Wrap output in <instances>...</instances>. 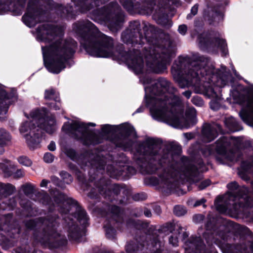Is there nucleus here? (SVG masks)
<instances>
[{"instance_id":"13","label":"nucleus","mask_w":253,"mask_h":253,"mask_svg":"<svg viewBox=\"0 0 253 253\" xmlns=\"http://www.w3.org/2000/svg\"><path fill=\"white\" fill-rule=\"evenodd\" d=\"M143 154L144 155L150 157V158L155 161H158L162 164L163 162V159H160V156L159 154L160 150V145L156 142L154 139H149L144 146Z\"/></svg>"},{"instance_id":"15","label":"nucleus","mask_w":253,"mask_h":253,"mask_svg":"<svg viewBox=\"0 0 253 253\" xmlns=\"http://www.w3.org/2000/svg\"><path fill=\"white\" fill-rule=\"evenodd\" d=\"M219 132H221V126L214 124L205 125L202 130L203 134L207 142L213 140Z\"/></svg>"},{"instance_id":"56","label":"nucleus","mask_w":253,"mask_h":253,"mask_svg":"<svg viewBox=\"0 0 253 253\" xmlns=\"http://www.w3.org/2000/svg\"><path fill=\"white\" fill-rule=\"evenodd\" d=\"M205 200L204 199H201L200 201H197L195 204H194L195 207L198 206L200 205H201L202 203H205Z\"/></svg>"},{"instance_id":"54","label":"nucleus","mask_w":253,"mask_h":253,"mask_svg":"<svg viewBox=\"0 0 253 253\" xmlns=\"http://www.w3.org/2000/svg\"><path fill=\"white\" fill-rule=\"evenodd\" d=\"M144 213L146 217H149L151 216V212L150 210L145 209L144 211Z\"/></svg>"},{"instance_id":"29","label":"nucleus","mask_w":253,"mask_h":253,"mask_svg":"<svg viewBox=\"0 0 253 253\" xmlns=\"http://www.w3.org/2000/svg\"><path fill=\"white\" fill-rule=\"evenodd\" d=\"M143 246L141 245L137 246L136 249H134L133 245L128 244L126 246V251L128 253H139L140 251H141Z\"/></svg>"},{"instance_id":"52","label":"nucleus","mask_w":253,"mask_h":253,"mask_svg":"<svg viewBox=\"0 0 253 253\" xmlns=\"http://www.w3.org/2000/svg\"><path fill=\"white\" fill-rule=\"evenodd\" d=\"M67 155L70 157L72 159H73L75 156V153L74 151L72 150H69L68 151H67Z\"/></svg>"},{"instance_id":"5","label":"nucleus","mask_w":253,"mask_h":253,"mask_svg":"<svg viewBox=\"0 0 253 253\" xmlns=\"http://www.w3.org/2000/svg\"><path fill=\"white\" fill-rule=\"evenodd\" d=\"M174 54L173 47L168 42V47L156 44L146 50L145 58L147 66L153 72L157 73L163 72L166 69L169 59Z\"/></svg>"},{"instance_id":"20","label":"nucleus","mask_w":253,"mask_h":253,"mask_svg":"<svg viewBox=\"0 0 253 253\" xmlns=\"http://www.w3.org/2000/svg\"><path fill=\"white\" fill-rule=\"evenodd\" d=\"M9 98L4 86L0 85V115L5 114L9 106Z\"/></svg>"},{"instance_id":"42","label":"nucleus","mask_w":253,"mask_h":253,"mask_svg":"<svg viewBox=\"0 0 253 253\" xmlns=\"http://www.w3.org/2000/svg\"><path fill=\"white\" fill-rule=\"evenodd\" d=\"M228 188L232 191H234L238 188V185L236 182H232L227 185Z\"/></svg>"},{"instance_id":"63","label":"nucleus","mask_w":253,"mask_h":253,"mask_svg":"<svg viewBox=\"0 0 253 253\" xmlns=\"http://www.w3.org/2000/svg\"><path fill=\"white\" fill-rule=\"evenodd\" d=\"M191 18L190 15H187V19H189V18Z\"/></svg>"},{"instance_id":"47","label":"nucleus","mask_w":253,"mask_h":253,"mask_svg":"<svg viewBox=\"0 0 253 253\" xmlns=\"http://www.w3.org/2000/svg\"><path fill=\"white\" fill-rule=\"evenodd\" d=\"M126 133H127L129 135H132L133 136L135 135V132L134 131V128L130 126H128L126 130Z\"/></svg>"},{"instance_id":"36","label":"nucleus","mask_w":253,"mask_h":253,"mask_svg":"<svg viewBox=\"0 0 253 253\" xmlns=\"http://www.w3.org/2000/svg\"><path fill=\"white\" fill-rule=\"evenodd\" d=\"M18 161L20 164L27 167H29L32 165L31 161L26 157H20L18 158Z\"/></svg>"},{"instance_id":"10","label":"nucleus","mask_w":253,"mask_h":253,"mask_svg":"<svg viewBox=\"0 0 253 253\" xmlns=\"http://www.w3.org/2000/svg\"><path fill=\"white\" fill-rule=\"evenodd\" d=\"M47 13L41 8H34L29 5L27 12L22 17L24 23L28 27L35 26L38 22L45 21L47 19Z\"/></svg>"},{"instance_id":"48","label":"nucleus","mask_w":253,"mask_h":253,"mask_svg":"<svg viewBox=\"0 0 253 253\" xmlns=\"http://www.w3.org/2000/svg\"><path fill=\"white\" fill-rule=\"evenodd\" d=\"M111 130V126L105 125L102 127V130L105 133H109Z\"/></svg>"},{"instance_id":"49","label":"nucleus","mask_w":253,"mask_h":253,"mask_svg":"<svg viewBox=\"0 0 253 253\" xmlns=\"http://www.w3.org/2000/svg\"><path fill=\"white\" fill-rule=\"evenodd\" d=\"M198 8V7L197 5H195L192 7L191 10V14L193 16L195 15L197 13Z\"/></svg>"},{"instance_id":"18","label":"nucleus","mask_w":253,"mask_h":253,"mask_svg":"<svg viewBox=\"0 0 253 253\" xmlns=\"http://www.w3.org/2000/svg\"><path fill=\"white\" fill-rule=\"evenodd\" d=\"M45 98L52 100V102L49 103V105L51 108L55 110L60 109L61 105L59 102V94L54 90L49 89L45 90Z\"/></svg>"},{"instance_id":"4","label":"nucleus","mask_w":253,"mask_h":253,"mask_svg":"<svg viewBox=\"0 0 253 253\" xmlns=\"http://www.w3.org/2000/svg\"><path fill=\"white\" fill-rule=\"evenodd\" d=\"M28 120L22 123L19 128L20 133L26 140L31 149H35L41 141V135L39 129L35 126V122L38 127L44 130L49 134L53 133L56 129L55 119L48 116L46 110H36L31 112L30 117L27 116Z\"/></svg>"},{"instance_id":"24","label":"nucleus","mask_w":253,"mask_h":253,"mask_svg":"<svg viewBox=\"0 0 253 253\" xmlns=\"http://www.w3.org/2000/svg\"><path fill=\"white\" fill-rule=\"evenodd\" d=\"M225 124L229 129L232 131H236L240 129L239 124L232 117L226 118Z\"/></svg>"},{"instance_id":"16","label":"nucleus","mask_w":253,"mask_h":253,"mask_svg":"<svg viewBox=\"0 0 253 253\" xmlns=\"http://www.w3.org/2000/svg\"><path fill=\"white\" fill-rule=\"evenodd\" d=\"M15 168L10 162L6 161L4 163H0V170L4 174L5 176H9L11 175L15 178H19L24 176V173L21 169H18L15 172H13V170Z\"/></svg>"},{"instance_id":"3","label":"nucleus","mask_w":253,"mask_h":253,"mask_svg":"<svg viewBox=\"0 0 253 253\" xmlns=\"http://www.w3.org/2000/svg\"><path fill=\"white\" fill-rule=\"evenodd\" d=\"M74 30L83 37L81 44L87 52L97 57H109L113 54V40L99 32L93 24L88 21L75 24Z\"/></svg>"},{"instance_id":"28","label":"nucleus","mask_w":253,"mask_h":253,"mask_svg":"<svg viewBox=\"0 0 253 253\" xmlns=\"http://www.w3.org/2000/svg\"><path fill=\"white\" fill-rule=\"evenodd\" d=\"M203 166V163H199V168H197L194 166H191L188 167L187 169V173L190 176H194L196 174L197 172L202 171L203 169H202V167Z\"/></svg>"},{"instance_id":"19","label":"nucleus","mask_w":253,"mask_h":253,"mask_svg":"<svg viewBox=\"0 0 253 253\" xmlns=\"http://www.w3.org/2000/svg\"><path fill=\"white\" fill-rule=\"evenodd\" d=\"M175 229L173 233V235L171 236L169 239V242L173 246L178 245V238L182 240H184L187 236V234L184 231H182V227L179 225L177 224L175 225Z\"/></svg>"},{"instance_id":"37","label":"nucleus","mask_w":253,"mask_h":253,"mask_svg":"<svg viewBox=\"0 0 253 253\" xmlns=\"http://www.w3.org/2000/svg\"><path fill=\"white\" fill-rule=\"evenodd\" d=\"M192 103L197 106H202L204 105V101L201 98L198 96H194L192 99Z\"/></svg>"},{"instance_id":"62","label":"nucleus","mask_w":253,"mask_h":253,"mask_svg":"<svg viewBox=\"0 0 253 253\" xmlns=\"http://www.w3.org/2000/svg\"><path fill=\"white\" fill-rule=\"evenodd\" d=\"M157 209H158V211H160V207L159 206H157L156 207Z\"/></svg>"},{"instance_id":"50","label":"nucleus","mask_w":253,"mask_h":253,"mask_svg":"<svg viewBox=\"0 0 253 253\" xmlns=\"http://www.w3.org/2000/svg\"><path fill=\"white\" fill-rule=\"evenodd\" d=\"M26 225L28 228H32L35 226V222L34 221L30 220L26 222Z\"/></svg>"},{"instance_id":"39","label":"nucleus","mask_w":253,"mask_h":253,"mask_svg":"<svg viewBox=\"0 0 253 253\" xmlns=\"http://www.w3.org/2000/svg\"><path fill=\"white\" fill-rule=\"evenodd\" d=\"M43 160L46 163H52L54 160L53 155L50 153H46L44 154Z\"/></svg>"},{"instance_id":"26","label":"nucleus","mask_w":253,"mask_h":253,"mask_svg":"<svg viewBox=\"0 0 253 253\" xmlns=\"http://www.w3.org/2000/svg\"><path fill=\"white\" fill-rule=\"evenodd\" d=\"M78 219L81 224L85 225L87 221L88 217L86 213L84 210L80 209L77 213Z\"/></svg>"},{"instance_id":"23","label":"nucleus","mask_w":253,"mask_h":253,"mask_svg":"<svg viewBox=\"0 0 253 253\" xmlns=\"http://www.w3.org/2000/svg\"><path fill=\"white\" fill-rule=\"evenodd\" d=\"M107 11L104 9H97L91 15V18L95 21L100 22L106 19Z\"/></svg>"},{"instance_id":"32","label":"nucleus","mask_w":253,"mask_h":253,"mask_svg":"<svg viewBox=\"0 0 253 253\" xmlns=\"http://www.w3.org/2000/svg\"><path fill=\"white\" fill-rule=\"evenodd\" d=\"M173 212L176 215L180 216L185 214L186 212V209L182 206H176L174 208Z\"/></svg>"},{"instance_id":"14","label":"nucleus","mask_w":253,"mask_h":253,"mask_svg":"<svg viewBox=\"0 0 253 253\" xmlns=\"http://www.w3.org/2000/svg\"><path fill=\"white\" fill-rule=\"evenodd\" d=\"M105 0H72L74 2L77 10L82 12H85L92 8L97 7L102 4Z\"/></svg>"},{"instance_id":"7","label":"nucleus","mask_w":253,"mask_h":253,"mask_svg":"<svg viewBox=\"0 0 253 253\" xmlns=\"http://www.w3.org/2000/svg\"><path fill=\"white\" fill-rule=\"evenodd\" d=\"M43 223L46 225V228L44 229V239L42 238L40 242L42 244H51V246L57 248L66 243L67 240L64 236L57 233L56 228L58 226L55 220H45Z\"/></svg>"},{"instance_id":"31","label":"nucleus","mask_w":253,"mask_h":253,"mask_svg":"<svg viewBox=\"0 0 253 253\" xmlns=\"http://www.w3.org/2000/svg\"><path fill=\"white\" fill-rule=\"evenodd\" d=\"M166 176L167 177L168 176V177L165 178V176H164V177L162 178V180L163 181L164 184L165 185H166V186L168 188L171 189V188H172V185H173V178H172V176H170L169 175H167Z\"/></svg>"},{"instance_id":"17","label":"nucleus","mask_w":253,"mask_h":253,"mask_svg":"<svg viewBox=\"0 0 253 253\" xmlns=\"http://www.w3.org/2000/svg\"><path fill=\"white\" fill-rule=\"evenodd\" d=\"M239 115L244 122L253 126V98L248 100L247 108L243 109Z\"/></svg>"},{"instance_id":"43","label":"nucleus","mask_w":253,"mask_h":253,"mask_svg":"<svg viewBox=\"0 0 253 253\" xmlns=\"http://www.w3.org/2000/svg\"><path fill=\"white\" fill-rule=\"evenodd\" d=\"M242 167L244 170L246 171L250 172L253 168V166L251 164H246V163H243L242 165Z\"/></svg>"},{"instance_id":"1","label":"nucleus","mask_w":253,"mask_h":253,"mask_svg":"<svg viewBox=\"0 0 253 253\" xmlns=\"http://www.w3.org/2000/svg\"><path fill=\"white\" fill-rule=\"evenodd\" d=\"M156 84L158 87L162 88V90L148 100L151 114L154 119L178 128H188L196 123V112L194 108L186 110V118L182 117L180 113L173 112L175 110V101L178 102L179 98L166 92L170 87L167 80L160 79Z\"/></svg>"},{"instance_id":"22","label":"nucleus","mask_w":253,"mask_h":253,"mask_svg":"<svg viewBox=\"0 0 253 253\" xmlns=\"http://www.w3.org/2000/svg\"><path fill=\"white\" fill-rule=\"evenodd\" d=\"M11 140V136L5 129L0 128V145L5 146L8 145Z\"/></svg>"},{"instance_id":"12","label":"nucleus","mask_w":253,"mask_h":253,"mask_svg":"<svg viewBox=\"0 0 253 253\" xmlns=\"http://www.w3.org/2000/svg\"><path fill=\"white\" fill-rule=\"evenodd\" d=\"M139 54L138 50H133L127 55L126 60L128 67L131 68L137 74L142 73L144 67L141 57L138 56Z\"/></svg>"},{"instance_id":"61","label":"nucleus","mask_w":253,"mask_h":253,"mask_svg":"<svg viewBox=\"0 0 253 253\" xmlns=\"http://www.w3.org/2000/svg\"><path fill=\"white\" fill-rule=\"evenodd\" d=\"M69 125H68V126ZM67 126V124H65L63 126V127H62V129H64V130H65L66 129V126Z\"/></svg>"},{"instance_id":"46","label":"nucleus","mask_w":253,"mask_h":253,"mask_svg":"<svg viewBox=\"0 0 253 253\" xmlns=\"http://www.w3.org/2000/svg\"><path fill=\"white\" fill-rule=\"evenodd\" d=\"M204 219V216L202 214H197L193 216V220L195 222H200Z\"/></svg>"},{"instance_id":"35","label":"nucleus","mask_w":253,"mask_h":253,"mask_svg":"<svg viewBox=\"0 0 253 253\" xmlns=\"http://www.w3.org/2000/svg\"><path fill=\"white\" fill-rule=\"evenodd\" d=\"M34 186L30 183H27L23 186V192L26 195H29L33 192Z\"/></svg>"},{"instance_id":"27","label":"nucleus","mask_w":253,"mask_h":253,"mask_svg":"<svg viewBox=\"0 0 253 253\" xmlns=\"http://www.w3.org/2000/svg\"><path fill=\"white\" fill-rule=\"evenodd\" d=\"M215 44L218 48H220V50L222 52L223 55H226L227 53V50L226 48L227 44L225 43L224 40L222 39H216L215 41Z\"/></svg>"},{"instance_id":"11","label":"nucleus","mask_w":253,"mask_h":253,"mask_svg":"<svg viewBox=\"0 0 253 253\" xmlns=\"http://www.w3.org/2000/svg\"><path fill=\"white\" fill-rule=\"evenodd\" d=\"M248 190L246 187H242L239 190V193L234 196V192H231L228 197L230 200L233 201H239L238 205L240 208L247 209L253 207V198L248 197L247 196ZM233 204L237 206V202H235Z\"/></svg>"},{"instance_id":"9","label":"nucleus","mask_w":253,"mask_h":253,"mask_svg":"<svg viewBox=\"0 0 253 253\" xmlns=\"http://www.w3.org/2000/svg\"><path fill=\"white\" fill-rule=\"evenodd\" d=\"M204 64L200 60L193 61L191 63L189 70L186 75L184 80H181L179 82V85L181 88L185 86L195 85L200 79L199 74L202 76H204L203 71L205 69L203 67Z\"/></svg>"},{"instance_id":"6","label":"nucleus","mask_w":253,"mask_h":253,"mask_svg":"<svg viewBox=\"0 0 253 253\" xmlns=\"http://www.w3.org/2000/svg\"><path fill=\"white\" fill-rule=\"evenodd\" d=\"M94 126L95 124L89 123L86 125L78 121H75L70 125V131L74 134L77 138L81 139L85 145L100 143L98 136L88 129V126Z\"/></svg>"},{"instance_id":"60","label":"nucleus","mask_w":253,"mask_h":253,"mask_svg":"<svg viewBox=\"0 0 253 253\" xmlns=\"http://www.w3.org/2000/svg\"><path fill=\"white\" fill-rule=\"evenodd\" d=\"M137 196H139V194H137V195H135L134 196V198L135 199V200H140V199H142V198H137Z\"/></svg>"},{"instance_id":"58","label":"nucleus","mask_w":253,"mask_h":253,"mask_svg":"<svg viewBox=\"0 0 253 253\" xmlns=\"http://www.w3.org/2000/svg\"><path fill=\"white\" fill-rule=\"evenodd\" d=\"M112 210L114 211H113L114 213H117L118 211H119V209L118 207L117 206H114L112 207Z\"/></svg>"},{"instance_id":"41","label":"nucleus","mask_w":253,"mask_h":253,"mask_svg":"<svg viewBox=\"0 0 253 253\" xmlns=\"http://www.w3.org/2000/svg\"><path fill=\"white\" fill-rule=\"evenodd\" d=\"M210 183L211 182L210 180H206L202 182L199 185V189L203 190L205 189L210 184Z\"/></svg>"},{"instance_id":"57","label":"nucleus","mask_w":253,"mask_h":253,"mask_svg":"<svg viewBox=\"0 0 253 253\" xmlns=\"http://www.w3.org/2000/svg\"><path fill=\"white\" fill-rule=\"evenodd\" d=\"M107 186H108L106 184H105L103 186L102 188L99 187V192L100 193V194H104V193L103 192V190L104 189H106L107 188Z\"/></svg>"},{"instance_id":"64","label":"nucleus","mask_w":253,"mask_h":253,"mask_svg":"<svg viewBox=\"0 0 253 253\" xmlns=\"http://www.w3.org/2000/svg\"><path fill=\"white\" fill-rule=\"evenodd\" d=\"M96 167L97 169H102V168L100 167V166H95Z\"/></svg>"},{"instance_id":"40","label":"nucleus","mask_w":253,"mask_h":253,"mask_svg":"<svg viewBox=\"0 0 253 253\" xmlns=\"http://www.w3.org/2000/svg\"><path fill=\"white\" fill-rule=\"evenodd\" d=\"M216 208L217 211H218L220 212H224L226 211L227 209V206L222 205L221 204L216 203Z\"/></svg>"},{"instance_id":"33","label":"nucleus","mask_w":253,"mask_h":253,"mask_svg":"<svg viewBox=\"0 0 253 253\" xmlns=\"http://www.w3.org/2000/svg\"><path fill=\"white\" fill-rule=\"evenodd\" d=\"M125 8L128 11L132 10L133 7V2L129 0H120Z\"/></svg>"},{"instance_id":"8","label":"nucleus","mask_w":253,"mask_h":253,"mask_svg":"<svg viewBox=\"0 0 253 253\" xmlns=\"http://www.w3.org/2000/svg\"><path fill=\"white\" fill-rule=\"evenodd\" d=\"M238 140L231 137L230 138L222 137L216 142V150L217 152L216 160L223 163L225 161H233L235 159V153L230 149V146L232 144L238 145Z\"/></svg>"},{"instance_id":"25","label":"nucleus","mask_w":253,"mask_h":253,"mask_svg":"<svg viewBox=\"0 0 253 253\" xmlns=\"http://www.w3.org/2000/svg\"><path fill=\"white\" fill-rule=\"evenodd\" d=\"M69 237L74 240H77L80 235V230L78 227L73 224H72L71 225H69Z\"/></svg>"},{"instance_id":"2","label":"nucleus","mask_w":253,"mask_h":253,"mask_svg":"<svg viewBox=\"0 0 253 253\" xmlns=\"http://www.w3.org/2000/svg\"><path fill=\"white\" fill-rule=\"evenodd\" d=\"M37 34L38 39L42 42H48L54 40L49 46L42 47V50L47 70L54 74L59 73L75 52L77 42L73 39H61V29L48 24L38 27Z\"/></svg>"},{"instance_id":"21","label":"nucleus","mask_w":253,"mask_h":253,"mask_svg":"<svg viewBox=\"0 0 253 253\" xmlns=\"http://www.w3.org/2000/svg\"><path fill=\"white\" fill-rule=\"evenodd\" d=\"M207 94L215 100H212L210 102V106L211 109L213 110H218L220 107V104L218 101L220 99V93H217L214 88L209 87L207 90Z\"/></svg>"},{"instance_id":"34","label":"nucleus","mask_w":253,"mask_h":253,"mask_svg":"<svg viewBox=\"0 0 253 253\" xmlns=\"http://www.w3.org/2000/svg\"><path fill=\"white\" fill-rule=\"evenodd\" d=\"M60 175L63 178L64 182L67 184L70 183L73 180V178L71 175L66 171H63L61 172Z\"/></svg>"},{"instance_id":"53","label":"nucleus","mask_w":253,"mask_h":253,"mask_svg":"<svg viewBox=\"0 0 253 253\" xmlns=\"http://www.w3.org/2000/svg\"><path fill=\"white\" fill-rule=\"evenodd\" d=\"M183 95H184L187 98H189L191 95V92L187 90L182 93Z\"/></svg>"},{"instance_id":"45","label":"nucleus","mask_w":253,"mask_h":253,"mask_svg":"<svg viewBox=\"0 0 253 253\" xmlns=\"http://www.w3.org/2000/svg\"><path fill=\"white\" fill-rule=\"evenodd\" d=\"M187 28L185 25H181L179 26L178 31L181 35H185L187 32Z\"/></svg>"},{"instance_id":"59","label":"nucleus","mask_w":253,"mask_h":253,"mask_svg":"<svg viewBox=\"0 0 253 253\" xmlns=\"http://www.w3.org/2000/svg\"><path fill=\"white\" fill-rule=\"evenodd\" d=\"M52 180L55 183V184H57L56 181L58 180V178L55 177H53L52 178Z\"/></svg>"},{"instance_id":"51","label":"nucleus","mask_w":253,"mask_h":253,"mask_svg":"<svg viewBox=\"0 0 253 253\" xmlns=\"http://www.w3.org/2000/svg\"><path fill=\"white\" fill-rule=\"evenodd\" d=\"M48 149L50 151H54L56 149L55 143L53 141H51L48 146Z\"/></svg>"},{"instance_id":"44","label":"nucleus","mask_w":253,"mask_h":253,"mask_svg":"<svg viewBox=\"0 0 253 253\" xmlns=\"http://www.w3.org/2000/svg\"><path fill=\"white\" fill-rule=\"evenodd\" d=\"M106 233L107 238H111L114 234V230L111 227H108L106 229Z\"/></svg>"},{"instance_id":"55","label":"nucleus","mask_w":253,"mask_h":253,"mask_svg":"<svg viewBox=\"0 0 253 253\" xmlns=\"http://www.w3.org/2000/svg\"><path fill=\"white\" fill-rule=\"evenodd\" d=\"M48 183V181L46 179H43L41 184L40 185L41 187H46L47 184Z\"/></svg>"},{"instance_id":"30","label":"nucleus","mask_w":253,"mask_h":253,"mask_svg":"<svg viewBox=\"0 0 253 253\" xmlns=\"http://www.w3.org/2000/svg\"><path fill=\"white\" fill-rule=\"evenodd\" d=\"M73 11V8L72 6L70 7H68V6L64 7L62 5L59 6L57 9L58 13L60 14L61 16H63L64 14H69L72 13Z\"/></svg>"},{"instance_id":"38","label":"nucleus","mask_w":253,"mask_h":253,"mask_svg":"<svg viewBox=\"0 0 253 253\" xmlns=\"http://www.w3.org/2000/svg\"><path fill=\"white\" fill-rule=\"evenodd\" d=\"M60 197L62 199L61 200V202L63 204H74V201L71 198H69L67 197H66L64 194H60L59 195Z\"/></svg>"}]
</instances>
